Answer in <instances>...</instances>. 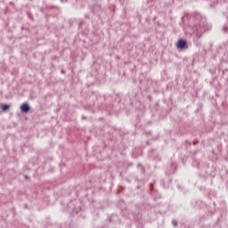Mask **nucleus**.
Wrapping results in <instances>:
<instances>
[{
    "label": "nucleus",
    "instance_id": "obj_1",
    "mask_svg": "<svg viewBox=\"0 0 228 228\" xmlns=\"http://www.w3.org/2000/svg\"><path fill=\"white\" fill-rule=\"evenodd\" d=\"M177 49H188V45H186V41L184 39H180L176 43Z\"/></svg>",
    "mask_w": 228,
    "mask_h": 228
},
{
    "label": "nucleus",
    "instance_id": "obj_2",
    "mask_svg": "<svg viewBox=\"0 0 228 228\" xmlns=\"http://www.w3.org/2000/svg\"><path fill=\"white\" fill-rule=\"evenodd\" d=\"M20 110L22 113H28V111H29V105H28V103H23L20 106Z\"/></svg>",
    "mask_w": 228,
    "mask_h": 228
},
{
    "label": "nucleus",
    "instance_id": "obj_3",
    "mask_svg": "<svg viewBox=\"0 0 228 228\" xmlns=\"http://www.w3.org/2000/svg\"><path fill=\"white\" fill-rule=\"evenodd\" d=\"M10 109V106L8 104H2L1 105V110L2 111H6V110H9Z\"/></svg>",
    "mask_w": 228,
    "mask_h": 228
},
{
    "label": "nucleus",
    "instance_id": "obj_4",
    "mask_svg": "<svg viewBox=\"0 0 228 228\" xmlns=\"http://www.w3.org/2000/svg\"><path fill=\"white\" fill-rule=\"evenodd\" d=\"M172 224L175 226V227H177V222L175 220H173L172 221Z\"/></svg>",
    "mask_w": 228,
    "mask_h": 228
}]
</instances>
